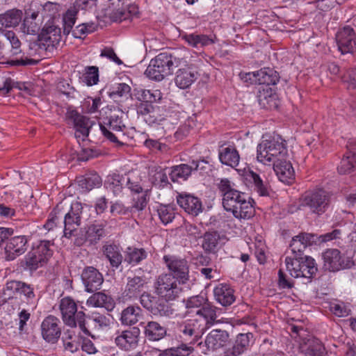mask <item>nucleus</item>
<instances>
[{"label": "nucleus", "mask_w": 356, "mask_h": 356, "mask_svg": "<svg viewBox=\"0 0 356 356\" xmlns=\"http://www.w3.org/2000/svg\"><path fill=\"white\" fill-rule=\"evenodd\" d=\"M287 156L285 140L280 136L264 140L257 146V160L265 165H273Z\"/></svg>", "instance_id": "obj_1"}, {"label": "nucleus", "mask_w": 356, "mask_h": 356, "mask_svg": "<svg viewBox=\"0 0 356 356\" xmlns=\"http://www.w3.org/2000/svg\"><path fill=\"white\" fill-rule=\"evenodd\" d=\"M286 267L290 275L295 278H305L310 282L318 268L315 260L309 256L289 257L285 259Z\"/></svg>", "instance_id": "obj_2"}, {"label": "nucleus", "mask_w": 356, "mask_h": 356, "mask_svg": "<svg viewBox=\"0 0 356 356\" xmlns=\"http://www.w3.org/2000/svg\"><path fill=\"white\" fill-rule=\"evenodd\" d=\"M51 245L49 241H42L36 246L33 247L22 261V263L24 264L23 265L24 268L34 271L45 266L53 254V250L50 249Z\"/></svg>", "instance_id": "obj_3"}, {"label": "nucleus", "mask_w": 356, "mask_h": 356, "mask_svg": "<svg viewBox=\"0 0 356 356\" xmlns=\"http://www.w3.org/2000/svg\"><path fill=\"white\" fill-rule=\"evenodd\" d=\"M90 207L87 204L74 202L72 203L70 209L67 213L62 211L65 237L70 238L73 235L74 232L80 226L81 220L87 218L86 213L90 211Z\"/></svg>", "instance_id": "obj_4"}, {"label": "nucleus", "mask_w": 356, "mask_h": 356, "mask_svg": "<svg viewBox=\"0 0 356 356\" xmlns=\"http://www.w3.org/2000/svg\"><path fill=\"white\" fill-rule=\"evenodd\" d=\"M291 331L296 334V338H299V348L305 356H324L323 344L318 339L307 334L303 327L292 325Z\"/></svg>", "instance_id": "obj_5"}, {"label": "nucleus", "mask_w": 356, "mask_h": 356, "mask_svg": "<svg viewBox=\"0 0 356 356\" xmlns=\"http://www.w3.org/2000/svg\"><path fill=\"white\" fill-rule=\"evenodd\" d=\"M60 309L63 322L68 326L75 327L78 325L86 334H88L85 324V314L77 312V306L70 298H64L60 300Z\"/></svg>", "instance_id": "obj_6"}, {"label": "nucleus", "mask_w": 356, "mask_h": 356, "mask_svg": "<svg viewBox=\"0 0 356 356\" xmlns=\"http://www.w3.org/2000/svg\"><path fill=\"white\" fill-rule=\"evenodd\" d=\"M180 284L172 274L164 273L156 278L154 288L157 296L165 300H173L181 292Z\"/></svg>", "instance_id": "obj_7"}, {"label": "nucleus", "mask_w": 356, "mask_h": 356, "mask_svg": "<svg viewBox=\"0 0 356 356\" xmlns=\"http://www.w3.org/2000/svg\"><path fill=\"white\" fill-rule=\"evenodd\" d=\"M330 204V196L323 190H317L305 193L300 198V207H307L318 215L325 212Z\"/></svg>", "instance_id": "obj_8"}, {"label": "nucleus", "mask_w": 356, "mask_h": 356, "mask_svg": "<svg viewBox=\"0 0 356 356\" xmlns=\"http://www.w3.org/2000/svg\"><path fill=\"white\" fill-rule=\"evenodd\" d=\"M169 300L147 292L143 293L140 296L141 305L154 316H170L174 314V309L168 302Z\"/></svg>", "instance_id": "obj_9"}, {"label": "nucleus", "mask_w": 356, "mask_h": 356, "mask_svg": "<svg viewBox=\"0 0 356 356\" xmlns=\"http://www.w3.org/2000/svg\"><path fill=\"white\" fill-rule=\"evenodd\" d=\"M61 39V29L54 22L46 23L38 35L39 46L49 51L56 48Z\"/></svg>", "instance_id": "obj_10"}, {"label": "nucleus", "mask_w": 356, "mask_h": 356, "mask_svg": "<svg viewBox=\"0 0 356 356\" xmlns=\"http://www.w3.org/2000/svg\"><path fill=\"white\" fill-rule=\"evenodd\" d=\"M163 260L179 284H186L189 280V264L185 259L173 255H165Z\"/></svg>", "instance_id": "obj_11"}, {"label": "nucleus", "mask_w": 356, "mask_h": 356, "mask_svg": "<svg viewBox=\"0 0 356 356\" xmlns=\"http://www.w3.org/2000/svg\"><path fill=\"white\" fill-rule=\"evenodd\" d=\"M204 330L198 319H188L178 325L180 337L188 344L196 343Z\"/></svg>", "instance_id": "obj_12"}, {"label": "nucleus", "mask_w": 356, "mask_h": 356, "mask_svg": "<svg viewBox=\"0 0 356 356\" xmlns=\"http://www.w3.org/2000/svg\"><path fill=\"white\" fill-rule=\"evenodd\" d=\"M324 267L330 271H338L341 269L350 268L353 261L348 258H342L337 249H328L323 254Z\"/></svg>", "instance_id": "obj_13"}, {"label": "nucleus", "mask_w": 356, "mask_h": 356, "mask_svg": "<svg viewBox=\"0 0 356 356\" xmlns=\"http://www.w3.org/2000/svg\"><path fill=\"white\" fill-rule=\"evenodd\" d=\"M67 118L72 121L74 125L76 130L75 137L76 138H81L82 140H84L95 122L74 110L68 111Z\"/></svg>", "instance_id": "obj_14"}, {"label": "nucleus", "mask_w": 356, "mask_h": 356, "mask_svg": "<svg viewBox=\"0 0 356 356\" xmlns=\"http://www.w3.org/2000/svg\"><path fill=\"white\" fill-rule=\"evenodd\" d=\"M59 323V319L51 315L43 320L41 324V334L45 341L52 344L58 342L61 334Z\"/></svg>", "instance_id": "obj_15"}, {"label": "nucleus", "mask_w": 356, "mask_h": 356, "mask_svg": "<svg viewBox=\"0 0 356 356\" xmlns=\"http://www.w3.org/2000/svg\"><path fill=\"white\" fill-rule=\"evenodd\" d=\"M5 259L13 261L26 250L27 238L25 236H16L6 240Z\"/></svg>", "instance_id": "obj_16"}, {"label": "nucleus", "mask_w": 356, "mask_h": 356, "mask_svg": "<svg viewBox=\"0 0 356 356\" xmlns=\"http://www.w3.org/2000/svg\"><path fill=\"white\" fill-rule=\"evenodd\" d=\"M336 41L341 54L353 52L356 45V35L353 28L345 26L336 34Z\"/></svg>", "instance_id": "obj_17"}, {"label": "nucleus", "mask_w": 356, "mask_h": 356, "mask_svg": "<svg viewBox=\"0 0 356 356\" xmlns=\"http://www.w3.org/2000/svg\"><path fill=\"white\" fill-rule=\"evenodd\" d=\"M81 280L86 291L93 293L100 289L104 282L103 275L93 266L84 268L81 273Z\"/></svg>", "instance_id": "obj_18"}, {"label": "nucleus", "mask_w": 356, "mask_h": 356, "mask_svg": "<svg viewBox=\"0 0 356 356\" xmlns=\"http://www.w3.org/2000/svg\"><path fill=\"white\" fill-rule=\"evenodd\" d=\"M284 157L273 165V168L278 179L283 183L291 184L295 179V172L291 162Z\"/></svg>", "instance_id": "obj_19"}, {"label": "nucleus", "mask_w": 356, "mask_h": 356, "mask_svg": "<svg viewBox=\"0 0 356 356\" xmlns=\"http://www.w3.org/2000/svg\"><path fill=\"white\" fill-rule=\"evenodd\" d=\"M229 333L225 330H213L206 337L205 346L208 350H216L225 346L229 341Z\"/></svg>", "instance_id": "obj_20"}, {"label": "nucleus", "mask_w": 356, "mask_h": 356, "mask_svg": "<svg viewBox=\"0 0 356 356\" xmlns=\"http://www.w3.org/2000/svg\"><path fill=\"white\" fill-rule=\"evenodd\" d=\"M197 72L191 66L180 68L176 72L175 81L176 85L182 89L188 88L197 79Z\"/></svg>", "instance_id": "obj_21"}, {"label": "nucleus", "mask_w": 356, "mask_h": 356, "mask_svg": "<svg viewBox=\"0 0 356 356\" xmlns=\"http://www.w3.org/2000/svg\"><path fill=\"white\" fill-rule=\"evenodd\" d=\"M177 201L178 204L189 214L197 216L202 211V203L196 197L181 193L177 196Z\"/></svg>", "instance_id": "obj_22"}, {"label": "nucleus", "mask_w": 356, "mask_h": 356, "mask_svg": "<svg viewBox=\"0 0 356 356\" xmlns=\"http://www.w3.org/2000/svg\"><path fill=\"white\" fill-rule=\"evenodd\" d=\"M200 162L192 161L190 165L181 164L173 166L170 173V178L173 182H179L180 180L185 181L194 170H197Z\"/></svg>", "instance_id": "obj_23"}, {"label": "nucleus", "mask_w": 356, "mask_h": 356, "mask_svg": "<svg viewBox=\"0 0 356 356\" xmlns=\"http://www.w3.org/2000/svg\"><path fill=\"white\" fill-rule=\"evenodd\" d=\"M102 251L112 268H118L120 266L123 261V256L119 245L106 243L102 246Z\"/></svg>", "instance_id": "obj_24"}, {"label": "nucleus", "mask_w": 356, "mask_h": 356, "mask_svg": "<svg viewBox=\"0 0 356 356\" xmlns=\"http://www.w3.org/2000/svg\"><path fill=\"white\" fill-rule=\"evenodd\" d=\"M154 58L162 66L168 76L172 74L175 67L180 65L184 57H179L177 53L171 54L165 51L160 53Z\"/></svg>", "instance_id": "obj_25"}, {"label": "nucleus", "mask_w": 356, "mask_h": 356, "mask_svg": "<svg viewBox=\"0 0 356 356\" xmlns=\"http://www.w3.org/2000/svg\"><path fill=\"white\" fill-rule=\"evenodd\" d=\"M216 307L206 303L201 308L195 311L198 320L205 330L209 328L216 321Z\"/></svg>", "instance_id": "obj_26"}, {"label": "nucleus", "mask_w": 356, "mask_h": 356, "mask_svg": "<svg viewBox=\"0 0 356 356\" xmlns=\"http://www.w3.org/2000/svg\"><path fill=\"white\" fill-rule=\"evenodd\" d=\"M139 330H125L120 332L115 339L118 346L124 350H129L136 346L138 341Z\"/></svg>", "instance_id": "obj_27"}, {"label": "nucleus", "mask_w": 356, "mask_h": 356, "mask_svg": "<svg viewBox=\"0 0 356 356\" xmlns=\"http://www.w3.org/2000/svg\"><path fill=\"white\" fill-rule=\"evenodd\" d=\"M213 293L216 300L224 307L232 305L235 300L234 290L227 284H218Z\"/></svg>", "instance_id": "obj_28"}, {"label": "nucleus", "mask_w": 356, "mask_h": 356, "mask_svg": "<svg viewBox=\"0 0 356 356\" xmlns=\"http://www.w3.org/2000/svg\"><path fill=\"white\" fill-rule=\"evenodd\" d=\"M145 283V279L142 277H128L127 283L123 292L124 297L128 300L136 298L143 291Z\"/></svg>", "instance_id": "obj_29"}, {"label": "nucleus", "mask_w": 356, "mask_h": 356, "mask_svg": "<svg viewBox=\"0 0 356 356\" xmlns=\"http://www.w3.org/2000/svg\"><path fill=\"white\" fill-rule=\"evenodd\" d=\"M227 211L232 212L233 216L238 219H249L254 213V207L250 200H248V197L236 202L234 209H227Z\"/></svg>", "instance_id": "obj_30"}, {"label": "nucleus", "mask_w": 356, "mask_h": 356, "mask_svg": "<svg viewBox=\"0 0 356 356\" xmlns=\"http://www.w3.org/2000/svg\"><path fill=\"white\" fill-rule=\"evenodd\" d=\"M86 305L93 307H104L108 311H111L115 307V301L105 293L96 292L89 297Z\"/></svg>", "instance_id": "obj_31"}, {"label": "nucleus", "mask_w": 356, "mask_h": 356, "mask_svg": "<svg viewBox=\"0 0 356 356\" xmlns=\"http://www.w3.org/2000/svg\"><path fill=\"white\" fill-rule=\"evenodd\" d=\"M143 316V311L138 306L131 305L124 309L121 313L120 321L124 325H133Z\"/></svg>", "instance_id": "obj_32"}, {"label": "nucleus", "mask_w": 356, "mask_h": 356, "mask_svg": "<svg viewBox=\"0 0 356 356\" xmlns=\"http://www.w3.org/2000/svg\"><path fill=\"white\" fill-rule=\"evenodd\" d=\"M107 222H97L90 225L86 232V240L88 241L90 243H96L105 235L104 227Z\"/></svg>", "instance_id": "obj_33"}, {"label": "nucleus", "mask_w": 356, "mask_h": 356, "mask_svg": "<svg viewBox=\"0 0 356 356\" xmlns=\"http://www.w3.org/2000/svg\"><path fill=\"white\" fill-rule=\"evenodd\" d=\"M202 237V248L207 253H215L220 240V234L216 231L207 232Z\"/></svg>", "instance_id": "obj_34"}, {"label": "nucleus", "mask_w": 356, "mask_h": 356, "mask_svg": "<svg viewBox=\"0 0 356 356\" xmlns=\"http://www.w3.org/2000/svg\"><path fill=\"white\" fill-rule=\"evenodd\" d=\"M219 159L222 164L234 168L238 165L240 156L234 147H227L220 151Z\"/></svg>", "instance_id": "obj_35"}, {"label": "nucleus", "mask_w": 356, "mask_h": 356, "mask_svg": "<svg viewBox=\"0 0 356 356\" xmlns=\"http://www.w3.org/2000/svg\"><path fill=\"white\" fill-rule=\"evenodd\" d=\"M136 112L138 115H140L143 120L149 125L154 124H159L161 119L158 120L153 114L154 112V107L147 102H140L136 106Z\"/></svg>", "instance_id": "obj_36"}, {"label": "nucleus", "mask_w": 356, "mask_h": 356, "mask_svg": "<svg viewBox=\"0 0 356 356\" xmlns=\"http://www.w3.org/2000/svg\"><path fill=\"white\" fill-rule=\"evenodd\" d=\"M257 84L275 85L280 80L279 74L272 68L265 67L257 71Z\"/></svg>", "instance_id": "obj_37"}, {"label": "nucleus", "mask_w": 356, "mask_h": 356, "mask_svg": "<svg viewBox=\"0 0 356 356\" xmlns=\"http://www.w3.org/2000/svg\"><path fill=\"white\" fill-rule=\"evenodd\" d=\"M145 334L151 341H159L166 334V329L158 322L149 321L145 326Z\"/></svg>", "instance_id": "obj_38"}, {"label": "nucleus", "mask_w": 356, "mask_h": 356, "mask_svg": "<svg viewBox=\"0 0 356 356\" xmlns=\"http://www.w3.org/2000/svg\"><path fill=\"white\" fill-rule=\"evenodd\" d=\"M79 186L86 191H89L94 188H98L102 185V180L96 172H89L78 179Z\"/></svg>", "instance_id": "obj_39"}, {"label": "nucleus", "mask_w": 356, "mask_h": 356, "mask_svg": "<svg viewBox=\"0 0 356 356\" xmlns=\"http://www.w3.org/2000/svg\"><path fill=\"white\" fill-rule=\"evenodd\" d=\"M22 18V10L11 9L0 15V24L5 27H15L19 24Z\"/></svg>", "instance_id": "obj_40"}, {"label": "nucleus", "mask_w": 356, "mask_h": 356, "mask_svg": "<svg viewBox=\"0 0 356 356\" xmlns=\"http://www.w3.org/2000/svg\"><path fill=\"white\" fill-rule=\"evenodd\" d=\"M247 179L254 184V190L261 196L269 195V186L267 181H264L256 172L250 170L246 174Z\"/></svg>", "instance_id": "obj_41"}, {"label": "nucleus", "mask_w": 356, "mask_h": 356, "mask_svg": "<svg viewBox=\"0 0 356 356\" xmlns=\"http://www.w3.org/2000/svg\"><path fill=\"white\" fill-rule=\"evenodd\" d=\"M147 252L143 248L129 247L125 252V261L131 266H136L145 259Z\"/></svg>", "instance_id": "obj_42"}, {"label": "nucleus", "mask_w": 356, "mask_h": 356, "mask_svg": "<svg viewBox=\"0 0 356 356\" xmlns=\"http://www.w3.org/2000/svg\"><path fill=\"white\" fill-rule=\"evenodd\" d=\"M216 37L211 38L206 35L188 34L183 36V39L191 46L198 48L204 47L215 42Z\"/></svg>", "instance_id": "obj_43"}, {"label": "nucleus", "mask_w": 356, "mask_h": 356, "mask_svg": "<svg viewBox=\"0 0 356 356\" xmlns=\"http://www.w3.org/2000/svg\"><path fill=\"white\" fill-rule=\"evenodd\" d=\"M136 99L141 102H147L148 104L156 102L161 99L162 95L159 90H149L141 89L136 94Z\"/></svg>", "instance_id": "obj_44"}, {"label": "nucleus", "mask_w": 356, "mask_h": 356, "mask_svg": "<svg viewBox=\"0 0 356 356\" xmlns=\"http://www.w3.org/2000/svg\"><path fill=\"white\" fill-rule=\"evenodd\" d=\"M123 177L118 174L110 175L104 182L106 188L112 190L115 195H119L122 190Z\"/></svg>", "instance_id": "obj_45"}, {"label": "nucleus", "mask_w": 356, "mask_h": 356, "mask_svg": "<svg viewBox=\"0 0 356 356\" xmlns=\"http://www.w3.org/2000/svg\"><path fill=\"white\" fill-rule=\"evenodd\" d=\"M62 210H63L62 203L57 204L56 208L51 213L49 218L44 225V227L47 230H51L55 226H56L57 221L63 219V213H62Z\"/></svg>", "instance_id": "obj_46"}, {"label": "nucleus", "mask_w": 356, "mask_h": 356, "mask_svg": "<svg viewBox=\"0 0 356 356\" xmlns=\"http://www.w3.org/2000/svg\"><path fill=\"white\" fill-rule=\"evenodd\" d=\"M81 79L82 82L88 86L97 84L99 81L98 67L95 66L88 67Z\"/></svg>", "instance_id": "obj_47"}, {"label": "nucleus", "mask_w": 356, "mask_h": 356, "mask_svg": "<svg viewBox=\"0 0 356 356\" xmlns=\"http://www.w3.org/2000/svg\"><path fill=\"white\" fill-rule=\"evenodd\" d=\"M246 197V195L236 190L233 193L222 197V206L226 211L232 209V208L234 209V204L236 205V202H240Z\"/></svg>", "instance_id": "obj_48"}, {"label": "nucleus", "mask_w": 356, "mask_h": 356, "mask_svg": "<svg viewBox=\"0 0 356 356\" xmlns=\"http://www.w3.org/2000/svg\"><path fill=\"white\" fill-rule=\"evenodd\" d=\"M157 212L161 221L164 225L171 222L175 218L174 209L170 205H160L157 209Z\"/></svg>", "instance_id": "obj_49"}, {"label": "nucleus", "mask_w": 356, "mask_h": 356, "mask_svg": "<svg viewBox=\"0 0 356 356\" xmlns=\"http://www.w3.org/2000/svg\"><path fill=\"white\" fill-rule=\"evenodd\" d=\"M356 168V157L346 154L343 156L338 167V171L340 174L350 173Z\"/></svg>", "instance_id": "obj_50"}, {"label": "nucleus", "mask_w": 356, "mask_h": 356, "mask_svg": "<svg viewBox=\"0 0 356 356\" xmlns=\"http://www.w3.org/2000/svg\"><path fill=\"white\" fill-rule=\"evenodd\" d=\"M154 172L153 175L152 182L159 186H164L168 184V179L165 169L159 166H155L152 169V172Z\"/></svg>", "instance_id": "obj_51"}, {"label": "nucleus", "mask_w": 356, "mask_h": 356, "mask_svg": "<svg viewBox=\"0 0 356 356\" xmlns=\"http://www.w3.org/2000/svg\"><path fill=\"white\" fill-rule=\"evenodd\" d=\"M191 346L181 345L177 348H171L160 353L159 356H188L192 351Z\"/></svg>", "instance_id": "obj_52"}, {"label": "nucleus", "mask_w": 356, "mask_h": 356, "mask_svg": "<svg viewBox=\"0 0 356 356\" xmlns=\"http://www.w3.org/2000/svg\"><path fill=\"white\" fill-rule=\"evenodd\" d=\"M89 320L95 328L98 330L106 327L110 325V319L99 313H92L89 317Z\"/></svg>", "instance_id": "obj_53"}, {"label": "nucleus", "mask_w": 356, "mask_h": 356, "mask_svg": "<svg viewBox=\"0 0 356 356\" xmlns=\"http://www.w3.org/2000/svg\"><path fill=\"white\" fill-rule=\"evenodd\" d=\"M22 31L27 35H35L40 30V25L33 18H24L21 26Z\"/></svg>", "instance_id": "obj_54"}, {"label": "nucleus", "mask_w": 356, "mask_h": 356, "mask_svg": "<svg viewBox=\"0 0 356 356\" xmlns=\"http://www.w3.org/2000/svg\"><path fill=\"white\" fill-rule=\"evenodd\" d=\"M77 12L73 10H68L63 16L64 33L69 34L76 22Z\"/></svg>", "instance_id": "obj_55"}, {"label": "nucleus", "mask_w": 356, "mask_h": 356, "mask_svg": "<svg viewBox=\"0 0 356 356\" xmlns=\"http://www.w3.org/2000/svg\"><path fill=\"white\" fill-rule=\"evenodd\" d=\"M142 179L139 176L132 175L127 177V184L128 188L136 193H140L143 191Z\"/></svg>", "instance_id": "obj_56"}, {"label": "nucleus", "mask_w": 356, "mask_h": 356, "mask_svg": "<svg viewBox=\"0 0 356 356\" xmlns=\"http://www.w3.org/2000/svg\"><path fill=\"white\" fill-rule=\"evenodd\" d=\"M302 240L298 237V235L293 237L290 243V248L291 252L294 254L293 257H303L302 253L305 250L306 247Z\"/></svg>", "instance_id": "obj_57"}, {"label": "nucleus", "mask_w": 356, "mask_h": 356, "mask_svg": "<svg viewBox=\"0 0 356 356\" xmlns=\"http://www.w3.org/2000/svg\"><path fill=\"white\" fill-rule=\"evenodd\" d=\"M147 192L148 190H145V193L142 196L138 197L136 199H133L132 205L129 207V209H131V213L134 211H143L145 208L149 200L147 197Z\"/></svg>", "instance_id": "obj_58"}, {"label": "nucleus", "mask_w": 356, "mask_h": 356, "mask_svg": "<svg viewBox=\"0 0 356 356\" xmlns=\"http://www.w3.org/2000/svg\"><path fill=\"white\" fill-rule=\"evenodd\" d=\"M330 311L339 317H346L350 314V309L343 302L332 303L330 305Z\"/></svg>", "instance_id": "obj_59"}, {"label": "nucleus", "mask_w": 356, "mask_h": 356, "mask_svg": "<svg viewBox=\"0 0 356 356\" xmlns=\"http://www.w3.org/2000/svg\"><path fill=\"white\" fill-rule=\"evenodd\" d=\"M218 188L221 193L222 197H225L227 195L232 194L236 190L234 188V184L232 183L228 179L224 178L220 180L218 184Z\"/></svg>", "instance_id": "obj_60"}, {"label": "nucleus", "mask_w": 356, "mask_h": 356, "mask_svg": "<svg viewBox=\"0 0 356 356\" xmlns=\"http://www.w3.org/2000/svg\"><path fill=\"white\" fill-rule=\"evenodd\" d=\"M130 13L131 11L127 10L125 8H120L113 10L109 14V17L113 22H122L129 19Z\"/></svg>", "instance_id": "obj_61"}, {"label": "nucleus", "mask_w": 356, "mask_h": 356, "mask_svg": "<svg viewBox=\"0 0 356 356\" xmlns=\"http://www.w3.org/2000/svg\"><path fill=\"white\" fill-rule=\"evenodd\" d=\"M21 281L11 280L6 283L4 294L10 297L19 295Z\"/></svg>", "instance_id": "obj_62"}, {"label": "nucleus", "mask_w": 356, "mask_h": 356, "mask_svg": "<svg viewBox=\"0 0 356 356\" xmlns=\"http://www.w3.org/2000/svg\"><path fill=\"white\" fill-rule=\"evenodd\" d=\"M21 281L11 280L6 283L4 294L10 297L19 295Z\"/></svg>", "instance_id": "obj_63"}, {"label": "nucleus", "mask_w": 356, "mask_h": 356, "mask_svg": "<svg viewBox=\"0 0 356 356\" xmlns=\"http://www.w3.org/2000/svg\"><path fill=\"white\" fill-rule=\"evenodd\" d=\"M110 212L113 216L127 215L131 213V209H129V207H125L122 202L117 201L111 203Z\"/></svg>", "instance_id": "obj_64"}]
</instances>
